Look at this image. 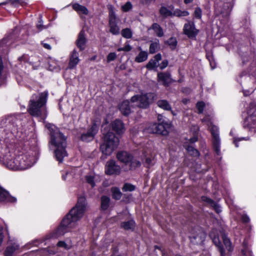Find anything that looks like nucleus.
<instances>
[{
	"label": "nucleus",
	"mask_w": 256,
	"mask_h": 256,
	"mask_svg": "<svg viewBox=\"0 0 256 256\" xmlns=\"http://www.w3.org/2000/svg\"><path fill=\"white\" fill-rule=\"evenodd\" d=\"M86 206V198L83 196L78 197L75 207L63 218L59 227L53 233L52 236L57 238L68 232L69 229L74 226L75 222L83 216Z\"/></svg>",
	"instance_id": "1"
},
{
	"label": "nucleus",
	"mask_w": 256,
	"mask_h": 256,
	"mask_svg": "<svg viewBox=\"0 0 256 256\" xmlns=\"http://www.w3.org/2000/svg\"><path fill=\"white\" fill-rule=\"evenodd\" d=\"M46 127L49 130L50 135V143L55 148L56 158L60 162L68 156L66 148V137L60 132L58 128L54 125L48 124Z\"/></svg>",
	"instance_id": "2"
},
{
	"label": "nucleus",
	"mask_w": 256,
	"mask_h": 256,
	"mask_svg": "<svg viewBox=\"0 0 256 256\" xmlns=\"http://www.w3.org/2000/svg\"><path fill=\"white\" fill-rule=\"evenodd\" d=\"M48 92H44L38 95L33 94L29 102L28 112L35 116H45L46 114L44 107L46 102Z\"/></svg>",
	"instance_id": "3"
},
{
	"label": "nucleus",
	"mask_w": 256,
	"mask_h": 256,
	"mask_svg": "<svg viewBox=\"0 0 256 256\" xmlns=\"http://www.w3.org/2000/svg\"><path fill=\"white\" fill-rule=\"evenodd\" d=\"M103 142L100 146L102 153L106 156L110 155L119 144V139L114 134L106 128L102 130Z\"/></svg>",
	"instance_id": "4"
},
{
	"label": "nucleus",
	"mask_w": 256,
	"mask_h": 256,
	"mask_svg": "<svg viewBox=\"0 0 256 256\" xmlns=\"http://www.w3.org/2000/svg\"><path fill=\"white\" fill-rule=\"evenodd\" d=\"M202 122H205L210 128L211 134L212 135V144L214 148L216 154L220 155V140L218 134V128L214 125H213L210 121V118L208 116H206L202 120Z\"/></svg>",
	"instance_id": "5"
},
{
	"label": "nucleus",
	"mask_w": 256,
	"mask_h": 256,
	"mask_svg": "<svg viewBox=\"0 0 256 256\" xmlns=\"http://www.w3.org/2000/svg\"><path fill=\"white\" fill-rule=\"evenodd\" d=\"M154 98V94L147 93L144 94L134 96L132 97L130 100L132 102H136V105L139 108H146Z\"/></svg>",
	"instance_id": "6"
},
{
	"label": "nucleus",
	"mask_w": 256,
	"mask_h": 256,
	"mask_svg": "<svg viewBox=\"0 0 256 256\" xmlns=\"http://www.w3.org/2000/svg\"><path fill=\"white\" fill-rule=\"evenodd\" d=\"M108 10V24L110 32L114 35H118L120 32V28L117 24L118 18L114 11V7L110 4L107 5Z\"/></svg>",
	"instance_id": "7"
},
{
	"label": "nucleus",
	"mask_w": 256,
	"mask_h": 256,
	"mask_svg": "<svg viewBox=\"0 0 256 256\" xmlns=\"http://www.w3.org/2000/svg\"><path fill=\"white\" fill-rule=\"evenodd\" d=\"M170 128V124L169 122H165L164 120L158 124L154 123L152 124L148 128L150 132L153 134H160L163 136L168 134L169 130Z\"/></svg>",
	"instance_id": "8"
},
{
	"label": "nucleus",
	"mask_w": 256,
	"mask_h": 256,
	"mask_svg": "<svg viewBox=\"0 0 256 256\" xmlns=\"http://www.w3.org/2000/svg\"><path fill=\"white\" fill-rule=\"evenodd\" d=\"M17 118L12 116H8L0 120V128H4V130L12 132L16 130Z\"/></svg>",
	"instance_id": "9"
},
{
	"label": "nucleus",
	"mask_w": 256,
	"mask_h": 256,
	"mask_svg": "<svg viewBox=\"0 0 256 256\" xmlns=\"http://www.w3.org/2000/svg\"><path fill=\"white\" fill-rule=\"evenodd\" d=\"M206 236V233L199 227L195 228L190 236V238L192 242L195 244H201L204 240Z\"/></svg>",
	"instance_id": "10"
},
{
	"label": "nucleus",
	"mask_w": 256,
	"mask_h": 256,
	"mask_svg": "<svg viewBox=\"0 0 256 256\" xmlns=\"http://www.w3.org/2000/svg\"><path fill=\"white\" fill-rule=\"evenodd\" d=\"M8 151L6 147L4 144L2 145L0 142V158H4V163L8 168L10 170H16L14 167V162L13 158H8V156L6 154L7 152Z\"/></svg>",
	"instance_id": "11"
},
{
	"label": "nucleus",
	"mask_w": 256,
	"mask_h": 256,
	"mask_svg": "<svg viewBox=\"0 0 256 256\" xmlns=\"http://www.w3.org/2000/svg\"><path fill=\"white\" fill-rule=\"evenodd\" d=\"M98 128L96 123H94L88 132L81 135L80 139L84 142H89L92 140L95 135L97 134Z\"/></svg>",
	"instance_id": "12"
},
{
	"label": "nucleus",
	"mask_w": 256,
	"mask_h": 256,
	"mask_svg": "<svg viewBox=\"0 0 256 256\" xmlns=\"http://www.w3.org/2000/svg\"><path fill=\"white\" fill-rule=\"evenodd\" d=\"M120 172V166L117 165L116 162L111 160L107 162L106 165L105 172L108 175L119 174Z\"/></svg>",
	"instance_id": "13"
},
{
	"label": "nucleus",
	"mask_w": 256,
	"mask_h": 256,
	"mask_svg": "<svg viewBox=\"0 0 256 256\" xmlns=\"http://www.w3.org/2000/svg\"><path fill=\"white\" fill-rule=\"evenodd\" d=\"M158 80L161 82L165 86H168L174 81L171 78V74L169 72H158Z\"/></svg>",
	"instance_id": "14"
},
{
	"label": "nucleus",
	"mask_w": 256,
	"mask_h": 256,
	"mask_svg": "<svg viewBox=\"0 0 256 256\" xmlns=\"http://www.w3.org/2000/svg\"><path fill=\"white\" fill-rule=\"evenodd\" d=\"M183 30L184 34L190 38H195L198 33L195 28L194 24L192 22H188L185 24Z\"/></svg>",
	"instance_id": "15"
},
{
	"label": "nucleus",
	"mask_w": 256,
	"mask_h": 256,
	"mask_svg": "<svg viewBox=\"0 0 256 256\" xmlns=\"http://www.w3.org/2000/svg\"><path fill=\"white\" fill-rule=\"evenodd\" d=\"M244 127L251 132H256V116H250L246 118L244 122Z\"/></svg>",
	"instance_id": "16"
},
{
	"label": "nucleus",
	"mask_w": 256,
	"mask_h": 256,
	"mask_svg": "<svg viewBox=\"0 0 256 256\" xmlns=\"http://www.w3.org/2000/svg\"><path fill=\"white\" fill-rule=\"evenodd\" d=\"M18 166L19 170H22L31 166L32 163L28 160V156L25 154L18 156Z\"/></svg>",
	"instance_id": "17"
},
{
	"label": "nucleus",
	"mask_w": 256,
	"mask_h": 256,
	"mask_svg": "<svg viewBox=\"0 0 256 256\" xmlns=\"http://www.w3.org/2000/svg\"><path fill=\"white\" fill-rule=\"evenodd\" d=\"M111 126L113 130L117 134H120L125 131L124 124V122L119 119H116L111 123Z\"/></svg>",
	"instance_id": "18"
},
{
	"label": "nucleus",
	"mask_w": 256,
	"mask_h": 256,
	"mask_svg": "<svg viewBox=\"0 0 256 256\" xmlns=\"http://www.w3.org/2000/svg\"><path fill=\"white\" fill-rule=\"evenodd\" d=\"M86 42V38L85 32L84 30H82L78 34L76 44L80 50H83L85 48Z\"/></svg>",
	"instance_id": "19"
},
{
	"label": "nucleus",
	"mask_w": 256,
	"mask_h": 256,
	"mask_svg": "<svg viewBox=\"0 0 256 256\" xmlns=\"http://www.w3.org/2000/svg\"><path fill=\"white\" fill-rule=\"evenodd\" d=\"M132 156L130 154L125 151L120 152L116 155V158L120 162L124 164L126 166H128L130 162Z\"/></svg>",
	"instance_id": "20"
},
{
	"label": "nucleus",
	"mask_w": 256,
	"mask_h": 256,
	"mask_svg": "<svg viewBox=\"0 0 256 256\" xmlns=\"http://www.w3.org/2000/svg\"><path fill=\"white\" fill-rule=\"evenodd\" d=\"M210 236L212 239L214 244L218 248L219 252H220V256H230L228 254H226L223 248L222 243L220 240L218 236L215 235L213 236L212 234H210Z\"/></svg>",
	"instance_id": "21"
},
{
	"label": "nucleus",
	"mask_w": 256,
	"mask_h": 256,
	"mask_svg": "<svg viewBox=\"0 0 256 256\" xmlns=\"http://www.w3.org/2000/svg\"><path fill=\"white\" fill-rule=\"evenodd\" d=\"M80 60L78 58V54L76 50H74L70 55V62L68 64V68H74L78 63Z\"/></svg>",
	"instance_id": "22"
},
{
	"label": "nucleus",
	"mask_w": 256,
	"mask_h": 256,
	"mask_svg": "<svg viewBox=\"0 0 256 256\" xmlns=\"http://www.w3.org/2000/svg\"><path fill=\"white\" fill-rule=\"evenodd\" d=\"M16 201V198L12 197L8 193L0 187V202H14Z\"/></svg>",
	"instance_id": "23"
},
{
	"label": "nucleus",
	"mask_w": 256,
	"mask_h": 256,
	"mask_svg": "<svg viewBox=\"0 0 256 256\" xmlns=\"http://www.w3.org/2000/svg\"><path fill=\"white\" fill-rule=\"evenodd\" d=\"M162 59V55L158 54L154 56V59H151L147 64L146 67L149 70H152L157 67L158 62Z\"/></svg>",
	"instance_id": "24"
},
{
	"label": "nucleus",
	"mask_w": 256,
	"mask_h": 256,
	"mask_svg": "<svg viewBox=\"0 0 256 256\" xmlns=\"http://www.w3.org/2000/svg\"><path fill=\"white\" fill-rule=\"evenodd\" d=\"M119 108L122 114L124 116H128L131 112L130 102L128 100L122 102Z\"/></svg>",
	"instance_id": "25"
},
{
	"label": "nucleus",
	"mask_w": 256,
	"mask_h": 256,
	"mask_svg": "<svg viewBox=\"0 0 256 256\" xmlns=\"http://www.w3.org/2000/svg\"><path fill=\"white\" fill-rule=\"evenodd\" d=\"M18 248L19 246L16 243L8 246L4 251V256H12Z\"/></svg>",
	"instance_id": "26"
},
{
	"label": "nucleus",
	"mask_w": 256,
	"mask_h": 256,
	"mask_svg": "<svg viewBox=\"0 0 256 256\" xmlns=\"http://www.w3.org/2000/svg\"><path fill=\"white\" fill-rule=\"evenodd\" d=\"M156 104L159 108L165 110H172L171 106L166 100H158Z\"/></svg>",
	"instance_id": "27"
},
{
	"label": "nucleus",
	"mask_w": 256,
	"mask_h": 256,
	"mask_svg": "<svg viewBox=\"0 0 256 256\" xmlns=\"http://www.w3.org/2000/svg\"><path fill=\"white\" fill-rule=\"evenodd\" d=\"M120 226L124 230H133L135 226V222L132 220L127 222H124L121 223Z\"/></svg>",
	"instance_id": "28"
},
{
	"label": "nucleus",
	"mask_w": 256,
	"mask_h": 256,
	"mask_svg": "<svg viewBox=\"0 0 256 256\" xmlns=\"http://www.w3.org/2000/svg\"><path fill=\"white\" fill-rule=\"evenodd\" d=\"M72 8L74 10L79 13H82L84 14H88V11L86 8L78 3L74 4L72 5Z\"/></svg>",
	"instance_id": "29"
},
{
	"label": "nucleus",
	"mask_w": 256,
	"mask_h": 256,
	"mask_svg": "<svg viewBox=\"0 0 256 256\" xmlns=\"http://www.w3.org/2000/svg\"><path fill=\"white\" fill-rule=\"evenodd\" d=\"M148 52L146 51H141L136 57L135 61L137 62H142L148 58Z\"/></svg>",
	"instance_id": "30"
},
{
	"label": "nucleus",
	"mask_w": 256,
	"mask_h": 256,
	"mask_svg": "<svg viewBox=\"0 0 256 256\" xmlns=\"http://www.w3.org/2000/svg\"><path fill=\"white\" fill-rule=\"evenodd\" d=\"M128 168H126L127 170H132L136 168L140 167L141 166V162L140 161L134 159L132 156V160L128 165Z\"/></svg>",
	"instance_id": "31"
},
{
	"label": "nucleus",
	"mask_w": 256,
	"mask_h": 256,
	"mask_svg": "<svg viewBox=\"0 0 256 256\" xmlns=\"http://www.w3.org/2000/svg\"><path fill=\"white\" fill-rule=\"evenodd\" d=\"M151 28L154 30L158 36L162 37L164 36L163 30L158 24H153Z\"/></svg>",
	"instance_id": "32"
},
{
	"label": "nucleus",
	"mask_w": 256,
	"mask_h": 256,
	"mask_svg": "<svg viewBox=\"0 0 256 256\" xmlns=\"http://www.w3.org/2000/svg\"><path fill=\"white\" fill-rule=\"evenodd\" d=\"M110 198L107 196H102L101 198V208L103 210H106L110 206Z\"/></svg>",
	"instance_id": "33"
},
{
	"label": "nucleus",
	"mask_w": 256,
	"mask_h": 256,
	"mask_svg": "<svg viewBox=\"0 0 256 256\" xmlns=\"http://www.w3.org/2000/svg\"><path fill=\"white\" fill-rule=\"evenodd\" d=\"M160 14L164 17L166 18L172 16V12L166 7L162 6L160 9Z\"/></svg>",
	"instance_id": "34"
},
{
	"label": "nucleus",
	"mask_w": 256,
	"mask_h": 256,
	"mask_svg": "<svg viewBox=\"0 0 256 256\" xmlns=\"http://www.w3.org/2000/svg\"><path fill=\"white\" fill-rule=\"evenodd\" d=\"M112 197L113 198L119 200L120 199L122 193L120 192V189L118 188H112Z\"/></svg>",
	"instance_id": "35"
},
{
	"label": "nucleus",
	"mask_w": 256,
	"mask_h": 256,
	"mask_svg": "<svg viewBox=\"0 0 256 256\" xmlns=\"http://www.w3.org/2000/svg\"><path fill=\"white\" fill-rule=\"evenodd\" d=\"M222 239L226 248L228 251H231L232 250V247L231 246L232 244L230 239L224 234L222 235Z\"/></svg>",
	"instance_id": "36"
},
{
	"label": "nucleus",
	"mask_w": 256,
	"mask_h": 256,
	"mask_svg": "<svg viewBox=\"0 0 256 256\" xmlns=\"http://www.w3.org/2000/svg\"><path fill=\"white\" fill-rule=\"evenodd\" d=\"M186 149L188 152L194 156H198L200 154L198 151L194 148L192 146L188 145Z\"/></svg>",
	"instance_id": "37"
},
{
	"label": "nucleus",
	"mask_w": 256,
	"mask_h": 256,
	"mask_svg": "<svg viewBox=\"0 0 256 256\" xmlns=\"http://www.w3.org/2000/svg\"><path fill=\"white\" fill-rule=\"evenodd\" d=\"M189 14V12L186 10H181L179 9H176L174 10V12H172V16L182 17V16H186Z\"/></svg>",
	"instance_id": "38"
},
{
	"label": "nucleus",
	"mask_w": 256,
	"mask_h": 256,
	"mask_svg": "<svg viewBox=\"0 0 256 256\" xmlns=\"http://www.w3.org/2000/svg\"><path fill=\"white\" fill-rule=\"evenodd\" d=\"M122 36L126 38H130L132 37V33L130 28H126L122 30L121 32Z\"/></svg>",
	"instance_id": "39"
},
{
	"label": "nucleus",
	"mask_w": 256,
	"mask_h": 256,
	"mask_svg": "<svg viewBox=\"0 0 256 256\" xmlns=\"http://www.w3.org/2000/svg\"><path fill=\"white\" fill-rule=\"evenodd\" d=\"M159 48L158 42H152L150 46L149 52L150 54H153L158 51Z\"/></svg>",
	"instance_id": "40"
},
{
	"label": "nucleus",
	"mask_w": 256,
	"mask_h": 256,
	"mask_svg": "<svg viewBox=\"0 0 256 256\" xmlns=\"http://www.w3.org/2000/svg\"><path fill=\"white\" fill-rule=\"evenodd\" d=\"M135 188L136 187L130 184L126 183L124 185L122 188V190L124 192H132L134 191Z\"/></svg>",
	"instance_id": "41"
},
{
	"label": "nucleus",
	"mask_w": 256,
	"mask_h": 256,
	"mask_svg": "<svg viewBox=\"0 0 256 256\" xmlns=\"http://www.w3.org/2000/svg\"><path fill=\"white\" fill-rule=\"evenodd\" d=\"M167 42L170 46L172 50H174L176 48L177 44V42L176 38H171L168 40Z\"/></svg>",
	"instance_id": "42"
},
{
	"label": "nucleus",
	"mask_w": 256,
	"mask_h": 256,
	"mask_svg": "<svg viewBox=\"0 0 256 256\" xmlns=\"http://www.w3.org/2000/svg\"><path fill=\"white\" fill-rule=\"evenodd\" d=\"M196 106L198 110V112L199 114H202V113L205 106V104L203 102H197Z\"/></svg>",
	"instance_id": "43"
},
{
	"label": "nucleus",
	"mask_w": 256,
	"mask_h": 256,
	"mask_svg": "<svg viewBox=\"0 0 256 256\" xmlns=\"http://www.w3.org/2000/svg\"><path fill=\"white\" fill-rule=\"evenodd\" d=\"M9 2H10L12 4L15 6H18L21 4L22 2L20 0H8L5 2L0 3V5L6 4H8Z\"/></svg>",
	"instance_id": "44"
},
{
	"label": "nucleus",
	"mask_w": 256,
	"mask_h": 256,
	"mask_svg": "<svg viewBox=\"0 0 256 256\" xmlns=\"http://www.w3.org/2000/svg\"><path fill=\"white\" fill-rule=\"evenodd\" d=\"M132 6L131 2H128L124 6H122V11L126 12L129 11L130 9H132Z\"/></svg>",
	"instance_id": "45"
},
{
	"label": "nucleus",
	"mask_w": 256,
	"mask_h": 256,
	"mask_svg": "<svg viewBox=\"0 0 256 256\" xmlns=\"http://www.w3.org/2000/svg\"><path fill=\"white\" fill-rule=\"evenodd\" d=\"M86 178L87 182L90 184L92 187H94L95 186L94 176H88L86 177Z\"/></svg>",
	"instance_id": "46"
},
{
	"label": "nucleus",
	"mask_w": 256,
	"mask_h": 256,
	"mask_svg": "<svg viewBox=\"0 0 256 256\" xmlns=\"http://www.w3.org/2000/svg\"><path fill=\"white\" fill-rule=\"evenodd\" d=\"M116 58V54L115 52L110 53L107 56L108 62L114 60Z\"/></svg>",
	"instance_id": "47"
},
{
	"label": "nucleus",
	"mask_w": 256,
	"mask_h": 256,
	"mask_svg": "<svg viewBox=\"0 0 256 256\" xmlns=\"http://www.w3.org/2000/svg\"><path fill=\"white\" fill-rule=\"evenodd\" d=\"M194 16L197 18H200L202 16V10L200 8H196L194 10Z\"/></svg>",
	"instance_id": "48"
},
{
	"label": "nucleus",
	"mask_w": 256,
	"mask_h": 256,
	"mask_svg": "<svg viewBox=\"0 0 256 256\" xmlns=\"http://www.w3.org/2000/svg\"><path fill=\"white\" fill-rule=\"evenodd\" d=\"M201 200L202 201L206 202L210 204L211 206L212 204H214V200H212L210 198L206 196H202Z\"/></svg>",
	"instance_id": "49"
},
{
	"label": "nucleus",
	"mask_w": 256,
	"mask_h": 256,
	"mask_svg": "<svg viewBox=\"0 0 256 256\" xmlns=\"http://www.w3.org/2000/svg\"><path fill=\"white\" fill-rule=\"evenodd\" d=\"M36 28L39 31L42 30L46 28V26L42 24V18L40 19L38 21V23L36 25Z\"/></svg>",
	"instance_id": "50"
},
{
	"label": "nucleus",
	"mask_w": 256,
	"mask_h": 256,
	"mask_svg": "<svg viewBox=\"0 0 256 256\" xmlns=\"http://www.w3.org/2000/svg\"><path fill=\"white\" fill-rule=\"evenodd\" d=\"M57 246L59 247H63L66 249H69L70 246H68V244L64 241H60L58 242Z\"/></svg>",
	"instance_id": "51"
},
{
	"label": "nucleus",
	"mask_w": 256,
	"mask_h": 256,
	"mask_svg": "<svg viewBox=\"0 0 256 256\" xmlns=\"http://www.w3.org/2000/svg\"><path fill=\"white\" fill-rule=\"evenodd\" d=\"M144 164L146 166H149L152 164V160L150 158H146L144 162Z\"/></svg>",
	"instance_id": "52"
},
{
	"label": "nucleus",
	"mask_w": 256,
	"mask_h": 256,
	"mask_svg": "<svg viewBox=\"0 0 256 256\" xmlns=\"http://www.w3.org/2000/svg\"><path fill=\"white\" fill-rule=\"evenodd\" d=\"M168 60H164L162 62V63L160 64V69L162 70L164 69V68H166L168 66Z\"/></svg>",
	"instance_id": "53"
},
{
	"label": "nucleus",
	"mask_w": 256,
	"mask_h": 256,
	"mask_svg": "<svg viewBox=\"0 0 256 256\" xmlns=\"http://www.w3.org/2000/svg\"><path fill=\"white\" fill-rule=\"evenodd\" d=\"M212 206L214 208V210L217 213H220L221 212L220 206L215 202H214V204H212Z\"/></svg>",
	"instance_id": "54"
},
{
	"label": "nucleus",
	"mask_w": 256,
	"mask_h": 256,
	"mask_svg": "<svg viewBox=\"0 0 256 256\" xmlns=\"http://www.w3.org/2000/svg\"><path fill=\"white\" fill-rule=\"evenodd\" d=\"M242 222H245V223H247L250 221V218H249L248 216L247 215H245V214L242 215Z\"/></svg>",
	"instance_id": "55"
},
{
	"label": "nucleus",
	"mask_w": 256,
	"mask_h": 256,
	"mask_svg": "<svg viewBox=\"0 0 256 256\" xmlns=\"http://www.w3.org/2000/svg\"><path fill=\"white\" fill-rule=\"evenodd\" d=\"M123 50L124 52H129L132 50V46L128 44H126L123 47Z\"/></svg>",
	"instance_id": "56"
},
{
	"label": "nucleus",
	"mask_w": 256,
	"mask_h": 256,
	"mask_svg": "<svg viewBox=\"0 0 256 256\" xmlns=\"http://www.w3.org/2000/svg\"><path fill=\"white\" fill-rule=\"evenodd\" d=\"M13 160H14V167H16V170H19V168H18V156H16V157L14 158H13Z\"/></svg>",
	"instance_id": "57"
},
{
	"label": "nucleus",
	"mask_w": 256,
	"mask_h": 256,
	"mask_svg": "<svg viewBox=\"0 0 256 256\" xmlns=\"http://www.w3.org/2000/svg\"><path fill=\"white\" fill-rule=\"evenodd\" d=\"M41 44H42V46H43L45 48H46V49H47V50H51V49H52V47H51V46H50L49 44H47V43H45V42H42V43H41Z\"/></svg>",
	"instance_id": "58"
},
{
	"label": "nucleus",
	"mask_w": 256,
	"mask_h": 256,
	"mask_svg": "<svg viewBox=\"0 0 256 256\" xmlns=\"http://www.w3.org/2000/svg\"><path fill=\"white\" fill-rule=\"evenodd\" d=\"M2 228H0V246L2 244V242L3 240V238H4V236L2 234Z\"/></svg>",
	"instance_id": "59"
},
{
	"label": "nucleus",
	"mask_w": 256,
	"mask_h": 256,
	"mask_svg": "<svg viewBox=\"0 0 256 256\" xmlns=\"http://www.w3.org/2000/svg\"><path fill=\"white\" fill-rule=\"evenodd\" d=\"M189 140L191 144H192L198 140V138L194 136L193 138H190Z\"/></svg>",
	"instance_id": "60"
},
{
	"label": "nucleus",
	"mask_w": 256,
	"mask_h": 256,
	"mask_svg": "<svg viewBox=\"0 0 256 256\" xmlns=\"http://www.w3.org/2000/svg\"><path fill=\"white\" fill-rule=\"evenodd\" d=\"M142 1L144 4H149L152 2V0H142Z\"/></svg>",
	"instance_id": "61"
},
{
	"label": "nucleus",
	"mask_w": 256,
	"mask_h": 256,
	"mask_svg": "<svg viewBox=\"0 0 256 256\" xmlns=\"http://www.w3.org/2000/svg\"><path fill=\"white\" fill-rule=\"evenodd\" d=\"M3 68V64H2V61L1 57L0 56V75L2 73V70Z\"/></svg>",
	"instance_id": "62"
},
{
	"label": "nucleus",
	"mask_w": 256,
	"mask_h": 256,
	"mask_svg": "<svg viewBox=\"0 0 256 256\" xmlns=\"http://www.w3.org/2000/svg\"><path fill=\"white\" fill-rule=\"evenodd\" d=\"M162 116L160 114H158V120L159 122H162Z\"/></svg>",
	"instance_id": "63"
},
{
	"label": "nucleus",
	"mask_w": 256,
	"mask_h": 256,
	"mask_svg": "<svg viewBox=\"0 0 256 256\" xmlns=\"http://www.w3.org/2000/svg\"><path fill=\"white\" fill-rule=\"evenodd\" d=\"M242 252L243 254H246L247 252V250L246 248H244V249L242 250Z\"/></svg>",
	"instance_id": "64"
}]
</instances>
